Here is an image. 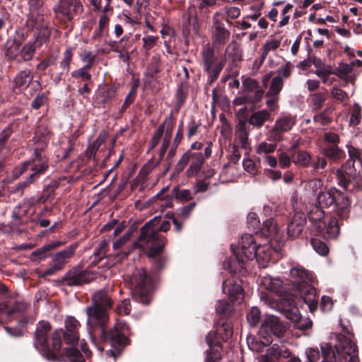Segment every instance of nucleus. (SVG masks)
I'll return each mask as SVG.
<instances>
[{"mask_svg": "<svg viewBox=\"0 0 362 362\" xmlns=\"http://www.w3.org/2000/svg\"><path fill=\"white\" fill-rule=\"evenodd\" d=\"M92 300V305L86 308L88 325L90 328L101 327L104 340L110 341L112 346L117 349L109 350L106 354L115 359L120 349L128 342L129 327L125 322L117 321L114 327L108 333L106 332L104 326L108 321L107 310L112 307L111 298L105 291H100L94 293Z\"/></svg>", "mask_w": 362, "mask_h": 362, "instance_id": "obj_1", "label": "nucleus"}, {"mask_svg": "<svg viewBox=\"0 0 362 362\" xmlns=\"http://www.w3.org/2000/svg\"><path fill=\"white\" fill-rule=\"evenodd\" d=\"M170 228L168 221L160 223V218L155 217L141 228L137 244L143 250H148V257H154L161 252L165 243V238L159 232H167Z\"/></svg>", "mask_w": 362, "mask_h": 362, "instance_id": "obj_2", "label": "nucleus"}, {"mask_svg": "<svg viewBox=\"0 0 362 362\" xmlns=\"http://www.w3.org/2000/svg\"><path fill=\"white\" fill-rule=\"evenodd\" d=\"M290 275L292 279L293 296H298L313 313L317 308V296L316 291L310 283L313 281L312 275L303 267L296 266L291 269Z\"/></svg>", "mask_w": 362, "mask_h": 362, "instance_id": "obj_3", "label": "nucleus"}, {"mask_svg": "<svg viewBox=\"0 0 362 362\" xmlns=\"http://www.w3.org/2000/svg\"><path fill=\"white\" fill-rule=\"evenodd\" d=\"M51 325L47 321L38 322L35 332V345L40 348L48 356L56 357L62 347L61 336L62 329H56L49 337L48 334L51 331Z\"/></svg>", "mask_w": 362, "mask_h": 362, "instance_id": "obj_4", "label": "nucleus"}, {"mask_svg": "<svg viewBox=\"0 0 362 362\" xmlns=\"http://www.w3.org/2000/svg\"><path fill=\"white\" fill-rule=\"evenodd\" d=\"M272 251L269 247L257 245L254 238L250 234H245L241 238V246L237 252L235 257L238 262L245 263L249 260L257 258V261L262 259L260 263L262 267H267V263L270 260Z\"/></svg>", "mask_w": 362, "mask_h": 362, "instance_id": "obj_5", "label": "nucleus"}, {"mask_svg": "<svg viewBox=\"0 0 362 362\" xmlns=\"http://www.w3.org/2000/svg\"><path fill=\"white\" fill-rule=\"evenodd\" d=\"M128 281L132 290V298L143 304L150 302V279L147 276L144 268L136 269L128 276Z\"/></svg>", "mask_w": 362, "mask_h": 362, "instance_id": "obj_6", "label": "nucleus"}, {"mask_svg": "<svg viewBox=\"0 0 362 362\" xmlns=\"http://www.w3.org/2000/svg\"><path fill=\"white\" fill-rule=\"evenodd\" d=\"M29 6V13L27 25L33 29H36L38 33L36 35L37 44L42 45L46 42L49 37V30L45 23L43 11L41 9L43 3L28 1Z\"/></svg>", "mask_w": 362, "mask_h": 362, "instance_id": "obj_7", "label": "nucleus"}, {"mask_svg": "<svg viewBox=\"0 0 362 362\" xmlns=\"http://www.w3.org/2000/svg\"><path fill=\"white\" fill-rule=\"evenodd\" d=\"M203 69L208 76V82L211 84L216 81L226 64V57L217 59L214 51L210 46H205L202 52Z\"/></svg>", "mask_w": 362, "mask_h": 362, "instance_id": "obj_8", "label": "nucleus"}, {"mask_svg": "<svg viewBox=\"0 0 362 362\" xmlns=\"http://www.w3.org/2000/svg\"><path fill=\"white\" fill-rule=\"evenodd\" d=\"M352 328L341 323V362H359Z\"/></svg>", "mask_w": 362, "mask_h": 362, "instance_id": "obj_9", "label": "nucleus"}, {"mask_svg": "<svg viewBox=\"0 0 362 362\" xmlns=\"http://www.w3.org/2000/svg\"><path fill=\"white\" fill-rule=\"evenodd\" d=\"M191 160L188 169L186 170L187 177H192L198 174L202 169L205 158L202 153H193L191 150L187 151L180 158L175 168V173L179 174L181 173L187 163Z\"/></svg>", "mask_w": 362, "mask_h": 362, "instance_id": "obj_10", "label": "nucleus"}, {"mask_svg": "<svg viewBox=\"0 0 362 362\" xmlns=\"http://www.w3.org/2000/svg\"><path fill=\"white\" fill-rule=\"evenodd\" d=\"M83 5L78 0H59L54 8L56 16L64 21H71L74 15L82 13Z\"/></svg>", "mask_w": 362, "mask_h": 362, "instance_id": "obj_11", "label": "nucleus"}, {"mask_svg": "<svg viewBox=\"0 0 362 362\" xmlns=\"http://www.w3.org/2000/svg\"><path fill=\"white\" fill-rule=\"evenodd\" d=\"M296 122L291 115H283L275 122L273 128L268 132L267 137L271 141H280L283 139L282 134L291 130Z\"/></svg>", "mask_w": 362, "mask_h": 362, "instance_id": "obj_12", "label": "nucleus"}, {"mask_svg": "<svg viewBox=\"0 0 362 362\" xmlns=\"http://www.w3.org/2000/svg\"><path fill=\"white\" fill-rule=\"evenodd\" d=\"M233 334L230 322L228 321H218L214 333H209L206 337L209 346L221 345V341H226Z\"/></svg>", "mask_w": 362, "mask_h": 362, "instance_id": "obj_13", "label": "nucleus"}, {"mask_svg": "<svg viewBox=\"0 0 362 362\" xmlns=\"http://www.w3.org/2000/svg\"><path fill=\"white\" fill-rule=\"evenodd\" d=\"M38 149H35V156L33 158L32 161L25 162L19 168L20 174H22L27 168L33 171L37 178L43 174L48 168V158L45 155L37 152Z\"/></svg>", "mask_w": 362, "mask_h": 362, "instance_id": "obj_14", "label": "nucleus"}, {"mask_svg": "<svg viewBox=\"0 0 362 362\" xmlns=\"http://www.w3.org/2000/svg\"><path fill=\"white\" fill-rule=\"evenodd\" d=\"M315 74L322 78L323 83L334 85L332 90V95L338 98L339 95L337 83L334 84V81L337 82L339 78V69L337 67L332 68L330 65L324 66L318 69Z\"/></svg>", "mask_w": 362, "mask_h": 362, "instance_id": "obj_15", "label": "nucleus"}, {"mask_svg": "<svg viewBox=\"0 0 362 362\" xmlns=\"http://www.w3.org/2000/svg\"><path fill=\"white\" fill-rule=\"evenodd\" d=\"M223 18L221 13L216 12L213 16L212 33L215 43L225 44L230 37V33L224 27Z\"/></svg>", "mask_w": 362, "mask_h": 362, "instance_id": "obj_16", "label": "nucleus"}, {"mask_svg": "<svg viewBox=\"0 0 362 362\" xmlns=\"http://www.w3.org/2000/svg\"><path fill=\"white\" fill-rule=\"evenodd\" d=\"M223 291L228 295L229 300L233 303L240 304L243 300V290L233 279H226L223 281Z\"/></svg>", "mask_w": 362, "mask_h": 362, "instance_id": "obj_17", "label": "nucleus"}, {"mask_svg": "<svg viewBox=\"0 0 362 362\" xmlns=\"http://www.w3.org/2000/svg\"><path fill=\"white\" fill-rule=\"evenodd\" d=\"M260 334H266L269 337L274 334L278 337L283 336L286 332L285 326L276 317H271L267 319L264 324L261 326Z\"/></svg>", "mask_w": 362, "mask_h": 362, "instance_id": "obj_18", "label": "nucleus"}, {"mask_svg": "<svg viewBox=\"0 0 362 362\" xmlns=\"http://www.w3.org/2000/svg\"><path fill=\"white\" fill-rule=\"evenodd\" d=\"M79 322L72 316H68L65 319L66 331L62 332L64 337L67 343L74 344L79 339L78 328Z\"/></svg>", "mask_w": 362, "mask_h": 362, "instance_id": "obj_19", "label": "nucleus"}, {"mask_svg": "<svg viewBox=\"0 0 362 362\" xmlns=\"http://www.w3.org/2000/svg\"><path fill=\"white\" fill-rule=\"evenodd\" d=\"M90 281L89 274L84 271L72 269L65 274L62 281L69 286H80Z\"/></svg>", "mask_w": 362, "mask_h": 362, "instance_id": "obj_20", "label": "nucleus"}, {"mask_svg": "<svg viewBox=\"0 0 362 362\" xmlns=\"http://www.w3.org/2000/svg\"><path fill=\"white\" fill-rule=\"evenodd\" d=\"M326 146L324 148L325 155L332 160H338L339 149L338 148L339 136L337 134L328 132L325 134Z\"/></svg>", "mask_w": 362, "mask_h": 362, "instance_id": "obj_21", "label": "nucleus"}, {"mask_svg": "<svg viewBox=\"0 0 362 362\" xmlns=\"http://www.w3.org/2000/svg\"><path fill=\"white\" fill-rule=\"evenodd\" d=\"M290 356L291 351L288 349L274 344L267 350L265 354L260 356L259 362H276L281 358H288Z\"/></svg>", "mask_w": 362, "mask_h": 362, "instance_id": "obj_22", "label": "nucleus"}, {"mask_svg": "<svg viewBox=\"0 0 362 362\" xmlns=\"http://www.w3.org/2000/svg\"><path fill=\"white\" fill-rule=\"evenodd\" d=\"M78 247L77 243L69 245L66 248L55 253L52 257V263H54L61 270L68 263L69 259L72 257Z\"/></svg>", "mask_w": 362, "mask_h": 362, "instance_id": "obj_23", "label": "nucleus"}, {"mask_svg": "<svg viewBox=\"0 0 362 362\" xmlns=\"http://www.w3.org/2000/svg\"><path fill=\"white\" fill-rule=\"evenodd\" d=\"M306 223V218L303 214L296 213L289 222L287 227L288 236L292 238L298 237L303 231Z\"/></svg>", "mask_w": 362, "mask_h": 362, "instance_id": "obj_24", "label": "nucleus"}, {"mask_svg": "<svg viewBox=\"0 0 362 362\" xmlns=\"http://www.w3.org/2000/svg\"><path fill=\"white\" fill-rule=\"evenodd\" d=\"M50 131L45 124H40L36 127L34 140L37 146L35 149L44 148L50 139Z\"/></svg>", "mask_w": 362, "mask_h": 362, "instance_id": "obj_25", "label": "nucleus"}, {"mask_svg": "<svg viewBox=\"0 0 362 362\" xmlns=\"http://www.w3.org/2000/svg\"><path fill=\"white\" fill-rule=\"evenodd\" d=\"M165 123L166 129L164 138L162 141V145L159 151L158 163H160L163 159L166 151L169 147L173 129V121L170 117L165 118Z\"/></svg>", "mask_w": 362, "mask_h": 362, "instance_id": "obj_26", "label": "nucleus"}, {"mask_svg": "<svg viewBox=\"0 0 362 362\" xmlns=\"http://www.w3.org/2000/svg\"><path fill=\"white\" fill-rule=\"evenodd\" d=\"M271 119V113L269 110H262L253 112L248 118V123L256 128H261L264 122Z\"/></svg>", "mask_w": 362, "mask_h": 362, "instance_id": "obj_27", "label": "nucleus"}, {"mask_svg": "<svg viewBox=\"0 0 362 362\" xmlns=\"http://www.w3.org/2000/svg\"><path fill=\"white\" fill-rule=\"evenodd\" d=\"M334 349L339 353L337 344L333 345L330 342H322L320 344V349L323 356L322 362H338Z\"/></svg>", "mask_w": 362, "mask_h": 362, "instance_id": "obj_28", "label": "nucleus"}, {"mask_svg": "<svg viewBox=\"0 0 362 362\" xmlns=\"http://www.w3.org/2000/svg\"><path fill=\"white\" fill-rule=\"evenodd\" d=\"M33 79V76L30 70L25 69L21 71L15 78V88L20 90L25 89L28 87Z\"/></svg>", "mask_w": 362, "mask_h": 362, "instance_id": "obj_29", "label": "nucleus"}, {"mask_svg": "<svg viewBox=\"0 0 362 362\" xmlns=\"http://www.w3.org/2000/svg\"><path fill=\"white\" fill-rule=\"evenodd\" d=\"M63 245V243L61 241H55L54 243H51L43 245L42 247L37 249L36 250L32 252V257L33 259H45L47 256V252L49 251L56 249Z\"/></svg>", "mask_w": 362, "mask_h": 362, "instance_id": "obj_30", "label": "nucleus"}, {"mask_svg": "<svg viewBox=\"0 0 362 362\" xmlns=\"http://www.w3.org/2000/svg\"><path fill=\"white\" fill-rule=\"evenodd\" d=\"M235 141L242 148H246L248 144V133L245 129V122L242 120L239 122L235 132Z\"/></svg>", "mask_w": 362, "mask_h": 362, "instance_id": "obj_31", "label": "nucleus"}, {"mask_svg": "<svg viewBox=\"0 0 362 362\" xmlns=\"http://www.w3.org/2000/svg\"><path fill=\"white\" fill-rule=\"evenodd\" d=\"M28 308V304L23 302H16L12 308H8L6 305H0V313L1 315L10 316L14 313H23Z\"/></svg>", "mask_w": 362, "mask_h": 362, "instance_id": "obj_32", "label": "nucleus"}, {"mask_svg": "<svg viewBox=\"0 0 362 362\" xmlns=\"http://www.w3.org/2000/svg\"><path fill=\"white\" fill-rule=\"evenodd\" d=\"M326 98V93L317 92L310 94L308 97V100L312 108L315 110H318L322 107Z\"/></svg>", "mask_w": 362, "mask_h": 362, "instance_id": "obj_33", "label": "nucleus"}, {"mask_svg": "<svg viewBox=\"0 0 362 362\" xmlns=\"http://www.w3.org/2000/svg\"><path fill=\"white\" fill-rule=\"evenodd\" d=\"M287 317L296 323V326L301 329H306L311 326V322L306 319H303L299 313L296 310L293 313H288Z\"/></svg>", "mask_w": 362, "mask_h": 362, "instance_id": "obj_34", "label": "nucleus"}, {"mask_svg": "<svg viewBox=\"0 0 362 362\" xmlns=\"http://www.w3.org/2000/svg\"><path fill=\"white\" fill-rule=\"evenodd\" d=\"M36 42L37 37H35V41L33 43L28 42L21 48V56L23 59L28 61L33 58L35 49L41 46L38 45Z\"/></svg>", "mask_w": 362, "mask_h": 362, "instance_id": "obj_35", "label": "nucleus"}, {"mask_svg": "<svg viewBox=\"0 0 362 362\" xmlns=\"http://www.w3.org/2000/svg\"><path fill=\"white\" fill-rule=\"evenodd\" d=\"M280 45V40L272 39L267 40L262 48L263 50L261 56L260 64H262L264 62L269 52L271 51L276 50L277 48H279Z\"/></svg>", "mask_w": 362, "mask_h": 362, "instance_id": "obj_36", "label": "nucleus"}, {"mask_svg": "<svg viewBox=\"0 0 362 362\" xmlns=\"http://www.w3.org/2000/svg\"><path fill=\"white\" fill-rule=\"evenodd\" d=\"M284 86V81L279 77L272 79L269 90L265 95H279Z\"/></svg>", "mask_w": 362, "mask_h": 362, "instance_id": "obj_37", "label": "nucleus"}, {"mask_svg": "<svg viewBox=\"0 0 362 362\" xmlns=\"http://www.w3.org/2000/svg\"><path fill=\"white\" fill-rule=\"evenodd\" d=\"M310 244L314 250L322 256H325L328 254L329 248L327 245L321 240L317 238H313L310 240Z\"/></svg>", "mask_w": 362, "mask_h": 362, "instance_id": "obj_38", "label": "nucleus"}, {"mask_svg": "<svg viewBox=\"0 0 362 362\" xmlns=\"http://www.w3.org/2000/svg\"><path fill=\"white\" fill-rule=\"evenodd\" d=\"M210 346V351L207 353L206 362H216L221 358V345L212 344Z\"/></svg>", "mask_w": 362, "mask_h": 362, "instance_id": "obj_39", "label": "nucleus"}, {"mask_svg": "<svg viewBox=\"0 0 362 362\" xmlns=\"http://www.w3.org/2000/svg\"><path fill=\"white\" fill-rule=\"evenodd\" d=\"M264 284L265 285L266 288L268 289L269 291L275 293L281 292V281L279 279L265 278L264 280Z\"/></svg>", "mask_w": 362, "mask_h": 362, "instance_id": "obj_40", "label": "nucleus"}, {"mask_svg": "<svg viewBox=\"0 0 362 362\" xmlns=\"http://www.w3.org/2000/svg\"><path fill=\"white\" fill-rule=\"evenodd\" d=\"M276 148V144L262 141L256 147V153L259 155L269 154L274 152Z\"/></svg>", "mask_w": 362, "mask_h": 362, "instance_id": "obj_41", "label": "nucleus"}, {"mask_svg": "<svg viewBox=\"0 0 362 362\" xmlns=\"http://www.w3.org/2000/svg\"><path fill=\"white\" fill-rule=\"evenodd\" d=\"M311 160V156L305 151L298 152L293 156V161L302 166H308Z\"/></svg>", "mask_w": 362, "mask_h": 362, "instance_id": "obj_42", "label": "nucleus"}, {"mask_svg": "<svg viewBox=\"0 0 362 362\" xmlns=\"http://www.w3.org/2000/svg\"><path fill=\"white\" fill-rule=\"evenodd\" d=\"M66 356L69 360V362H84L83 356L75 347L66 349Z\"/></svg>", "mask_w": 362, "mask_h": 362, "instance_id": "obj_43", "label": "nucleus"}, {"mask_svg": "<svg viewBox=\"0 0 362 362\" xmlns=\"http://www.w3.org/2000/svg\"><path fill=\"white\" fill-rule=\"evenodd\" d=\"M172 193L176 199L182 202L192 199L191 192L189 189H180L178 187H175Z\"/></svg>", "mask_w": 362, "mask_h": 362, "instance_id": "obj_44", "label": "nucleus"}, {"mask_svg": "<svg viewBox=\"0 0 362 362\" xmlns=\"http://www.w3.org/2000/svg\"><path fill=\"white\" fill-rule=\"evenodd\" d=\"M80 58L82 62L86 63L83 66L85 69H90L95 63L96 56L90 51L84 50L81 54Z\"/></svg>", "mask_w": 362, "mask_h": 362, "instance_id": "obj_45", "label": "nucleus"}, {"mask_svg": "<svg viewBox=\"0 0 362 362\" xmlns=\"http://www.w3.org/2000/svg\"><path fill=\"white\" fill-rule=\"evenodd\" d=\"M108 249L109 246L106 240H103L100 242L97 250L95 251L93 254L95 259L98 261L102 260L104 257H106Z\"/></svg>", "mask_w": 362, "mask_h": 362, "instance_id": "obj_46", "label": "nucleus"}, {"mask_svg": "<svg viewBox=\"0 0 362 362\" xmlns=\"http://www.w3.org/2000/svg\"><path fill=\"white\" fill-rule=\"evenodd\" d=\"M260 316L261 313L259 310L256 307H252L247 315V320L250 326H256L259 322Z\"/></svg>", "mask_w": 362, "mask_h": 362, "instance_id": "obj_47", "label": "nucleus"}, {"mask_svg": "<svg viewBox=\"0 0 362 362\" xmlns=\"http://www.w3.org/2000/svg\"><path fill=\"white\" fill-rule=\"evenodd\" d=\"M339 233V225L336 219H332L327 226V234L329 238H337Z\"/></svg>", "mask_w": 362, "mask_h": 362, "instance_id": "obj_48", "label": "nucleus"}, {"mask_svg": "<svg viewBox=\"0 0 362 362\" xmlns=\"http://www.w3.org/2000/svg\"><path fill=\"white\" fill-rule=\"evenodd\" d=\"M166 126L165 119L163 122L158 127L156 132L154 133L152 139L150 142L151 149L154 148L158 144L162 135L165 131V127Z\"/></svg>", "mask_w": 362, "mask_h": 362, "instance_id": "obj_49", "label": "nucleus"}, {"mask_svg": "<svg viewBox=\"0 0 362 362\" xmlns=\"http://www.w3.org/2000/svg\"><path fill=\"white\" fill-rule=\"evenodd\" d=\"M73 52L71 48H67L64 53V57L60 62L61 68L66 72H69L72 61Z\"/></svg>", "mask_w": 362, "mask_h": 362, "instance_id": "obj_50", "label": "nucleus"}, {"mask_svg": "<svg viewBox=\"0 0 362 362\" xmlns=\"http://www.w3.org/2000/svg\"><path fill=\"white\" fill-rule=\"evenodd\" d=\"M243 86L246 93H252L257 89H262L259 88V83L257 80L251 78H247L243 81Z\"/></svg>", "mask_w": 362, "mask_h": 362, "instance_id": "obj_51", "label": "nucleus"}, {"mask_svg": "<svg viewBox=\"0 0 362 362\" xmlns=\"http://www.w3.org/2000/svg\"><path fill=\"white\" fill-rule=\"evenodd\" d=\"M132 47V42L129 40L128 36L125 35L118 41L117 47H115V52H121V51L130 52Z\"/></svg>", "mask_w": 362, "mask_h": 362, "instance_id": "obj_52", "label": "nucleus"}, {"mask_svg": "<svg viewBox=\"0 0 362 362\" xmlns=\"http://www.w3.org/2000/svg\"><path fill=\"white\" fill-rule=\"evenodd\" d=\"M264 93V91L262 88L257 89L256 90L250 93H246V100H247L248 104H255L261 101Z\"/></svg>", "mask_w": 362, "mask_h": 362, "instance_id": "obj_53", "label": "nucleus"}, {"mask_svg": "<svg viewBox=\"0 0 362 362\" xmlns=\"http://www.w3.org/2000/svg\"><path fill=\"white\" fill-rule=\"evenodd\" d=\"M293 66L291 62H287L285 65L281 66L277 71V75L275 77H279L281 80L288 78L292 72Z\"/></svg>", "mask_w": 362, "mask_h": 362, "instance_id": "obj_54", "label": "nucleus"}, {"mask_svg": "<svg viewBox=\"0 0 362 362\" xmlns=\"http://www.w3.org/2000/svg\"><path fill=\"white\" fill-rule=\"evenodd\" d=\"M216 312L219 314H228L233 308L232 305L225 300H218L216 305Z\"/></svg>", "mask_w": 362, "mask_h": 362, "instance_id": "obj_55", "label": "nucleus"}, {"mask_svg": "<svg viewBox=\"0 0 362 362\" xmlns=\"http://www.w3.org/2000/svg\"><path fill=\"white\" fill-rule=\"evenodd\" d=\"M263 229L266 230L268 235H274L278 233V228L276 223L273 219H268L264 221Z\"/></svg>", "mask_w": 362, "mask_h": 362, "instance_id": "obj_56", "label": "nucleus"}, {"mask_svg": "<svg viewBox=\"0 0 362 362\" xmlns=\"http://www.w3.org/2000/svg\"><path fill=\"white\" fill-rule=\"evenodd\" d=\"M88 69H85V67H82L77 70L73 71L71 72V76L74 78H82L83 81H89L91 78V74L88 71Z\"/></svg>", "mask_w": 362, "mask_h": 362, "instance_id": "obj_57", "label": "nucleus"}, {"mask_svg": "<svg viewBox=\"0 0 362 362\" xmlns=\"http://www.w3.org/2000/svg\"><path fill=\"white\" fill-rule=\"evenodd\" d=\"M361 107L358 104H354L351 109V115L349 120L350 125L356 126L360 122Z\"/></svg>", "mask_w": 362, "mask_h": 362, "instance_id": "obj_58", "label": "nucleus"}, {"mask_svg": "<svg viewBox=\"0 0 362 362\" xmlns=\"http://www.w3.org/2000/svg\"><path fill=\"white\" fill-rule=\"evenodd\" d=\"M292 8L293 5L290 4H286L285 7L283 8L281 13L282 18L279 24V27H284V25L288 23L290 19V16L288 15V13H290Z\"/></svg>", "mask_w": 362, "mask_h": 362, "instance_id": "obj_59", "label": "nucleus"}, {"mask_svg": "<svg viewBox=\"0 0 362 362\" xmlns=\"http://www.w3.org/2000/svg\"><path fill=\"white\" fill-rule=\"evenodd\" d=\"M19 54H21L20 45L14 41L8 47L6 54L9 58L15 59Z\"/></svg>", "mask_w": 362, "mask_h": 362, "instance_id": "obj_60", "label": "nucleus"}, {"mask_svg": "<svg viewBox=\"0 0 362 362\" xmlns=\"http://www.w3.org/2000/svg\"><path fill=\"white\" fill-rule=\"evenodd\" d=\"M243 166L244 170L252 175H255L257 172L255 162L250 158H245L243 161Z\"/></svg>", "mask_w": 362, "mask_h": 362, "instance_id": "obj_61", "label": "nucleus"}, {"mask_svg": "<svg viewBox=\"0 0 362 362\" xmlns=\"http://www.w3.org/2000/svg\"><path fill=\"white\" fill-rule=\"evenodd\" d=\"M195 206L196 202H193L188 205L180 208L179 209V216L183 219L187 218L189 216L192 211L194 209Z\"/></svg>", "mask_w": 362, "mask_h": 362, "instance_id": "obj_62", "label": "nucleus"}, {"mask_svg": "<svg viewBox=\"0 0 362 362\" xmlns=\"http://www.w3.org/2000/svg\"><path fill=\"white\" fill-rule=\"evenodd\" d=\"M268 99L266 105L270 111H274L279 107V95H266Z\"/></svg>", "mask_w": 362, "mask_h": 362, "instance_id": "obj_63", "label": "nucleus"}, {"mask_svg": "<svg viewBox=\"0 0 362 362\" xmlns=\"http://www.w3.org/2000/svg\"><path fill=\"white\" fill-rule=\"evenodd\" d=\"M158 40V37L156 36H152V35H148L142 38V41L144 42L143 47L146 50H149L151 48H153L155 45L156 44V42Z\"/></svg>", "mask_w": 362, "mask_h": 362, "instance_id": "obj_64", "label": "nucleus"}]
</instances>
